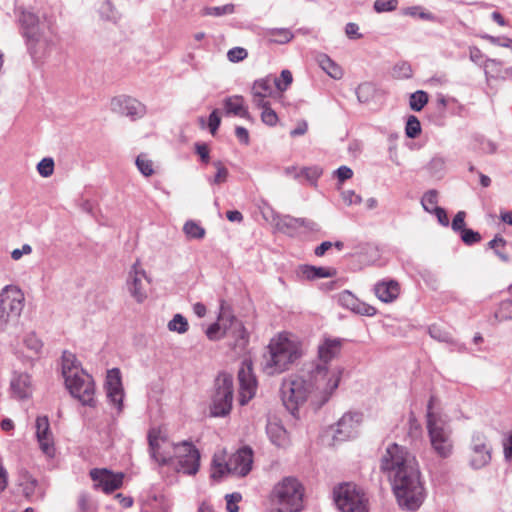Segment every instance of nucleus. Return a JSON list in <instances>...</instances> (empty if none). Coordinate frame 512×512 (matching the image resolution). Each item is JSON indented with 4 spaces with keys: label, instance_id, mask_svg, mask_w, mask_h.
I'll use <instances>...</instances> for the list:
<instances>
[{
    "label": "nucleus",
    "instance_id": "nucleus-60",
    "mask_svg": "<svg viewBox=\"0 0 512 512\" xmlns=\"http://www.w3.org/2000/svg\"><path fill=\"white\" fill-rule=\"evenodd\" d=\"M461 239L465 244L472 245L481 240V235L478 232L473 231L472 229L466 228L461 233Z\"/></svg>",
    "mask_w": 512,
    "mask_h": 512
},
{
    "label": "nucleus",
    "instance_id": "nucleus-33",
    "mask_svg": "<svg viewBox=\"0 0 512 512\" xmlns=\"http://www.w3.org/2000/svg\"><path fill=\"white\" fill-rule=\"evenodd\" d=\"M266 37L272 43L285 44L290 42L294 35L287 28H272L268 29L265 33Z\"/></svg>",
    "mask_w": 512,
    "mask_h": 512
},
{
    "label": "nucleus",
    "instance_id": "nucleus-61",
    "mask_svg": "<svg viewBox=\"0 0 512 512\" xmlns=\"http://www.w3.org/2000/svg\"><path fill=\"white\" fill-rule=\"evenodd\" d=\"M465 217H466V213L464 211H459L455 217L453 218V221H452V229L455 231V232H463V230H465Z\"/></svg>",
    "mask_w": 512,
    "mask_h": 512
},
{
    "label": "nucleus",
    "instance_id": "nucleus-45",
    "mask_svg": "<svg viewBox=\"0 0 512 512\" xmlns=\"http://www.w3.org/2000/svg\"><path fill=\"white\" fill-rule=\"evenodd\" d=\"M392 76L396 79H408L412 76V68L408 62L402 61L394 65Z\"/></svg>",
    "mask_w": 512,
    "mask_h": 512
},
{
    "label": "nucleus",
    "instance_id": "nucleus-15",
    "mask_svg": "<svg viewBox=\"0 0 512 512\" xmlns=\"http://www.w3.org/2000/svg\"><path fill=\"white\" fill-rule=\"evenodd\" d=\"M105 389L109 402L115 406L118 414L121 413L123 410L124 390L122 386L121 373L118 368L108 370Z\"/></svg>",
    "mask_w": 512,
    "mask_h": 512
},
{
    "label": "nucleus",
    "instance_id": "nucleus-44",
    "mask_svg": "<svg viewBox=\"0 0 512 512\" xmlns=\"http://www.w3.org/2000/svg\"><path fill=\"white\" fill-rule=\"evenodd\" d=\"M428 102V95L422 90H418L411 94L409 105L414 111H421Z\"/></svg>",
    "mask_w": 512,
    "mask_h": 512
},
{
    "label": "nucleus",
    "instance_id": "nucleus-38",
    "mask_svg": "<svg viewBox=\"0 0 512 512\" xmlns=\"http://www.w3.org/2000/svg\"><path fill=\"white\" fill-rule=\"evenodd\" d=\"M183 231L189 239H202L205 236V229L193 220L184 224Z\"/></svg>",
    "mask_w": 512,
    "mask_h": 512
},
{
    "label": "nucleus",
    "instance_id": "nucleus-55",
    "mask_svg": "<svg viewBox=\"0 0 512 512\" xmlns=\"http://www.w3.org/2000/svg\"><path fill=\"white\" fill-rule=\"evenodd\" d=\"M496 318L499 320H506L512 318V301H503L498 311L495 314Z\"/></svg>",
    "mask_w": 512,
    "mask_h": 512
},
{
    "label": "nucleus",
    "instance_id": "nucleus-30",
    "mask_svg": "<svg viewBox=\"0 0 512 512\" xmlns=\"http://www.w3.org/2000/svg\"><path fill=\"white\" fill-rule=\"evenodd\" d=\"M98 13L102 20L113 24H118L122 18L121 12L111 0H104L98 8Z\"/></svg>",
    "mask_w": 512,
    "mask_h": 512
},
{
    "label": "nucleus",
    "instance_id": "nucleus-2",
    "mask_svg": "<svg viewBox=\"0 0 512 512\" xmlns=\"http://www.w3.org/2000/svg\"><path fill=\"white\" fill-rule=\"evenodd\" d=\"M380 468L391 481L399 507L418 510L426 498V489L416 457L406 447L392 443L381 458Z\"/></svg>",
    "mask_w": 512,
    "mask_h": 512
},
{
    "label": "nucleus",
    "instance_id": "nucleus-32",
    "mask_svg": "<svg viewBox=\"0 0 512 512\" xmlns=\"http://www.w3.org/2000/svg\"><path fill=\"white\" fill-rule=\"evenodd\" d=\"M303 276L308 280H315L320 278H331L336 275V270L327 267H316L311 265H304L301 267Z\"/></svg>",
    "mask_w": 512,
    "mask_h": 512
},
{
    "label": "nucleus",
    "instance_id": "nucleus-49",
    "mask_svg": "<svg viewBox=\"0 0 512 512\" xmlns=\"http://www.w3.org/2000/svg\"><path fill=\"white\" fill-rule=\"evenodd\" d=\"M405 133L408 138H416L421 133V124L416 116L410 115L408 117Z\"/></svg>",
    "mask_w": 512,
    "mask_h": 512
},
{
    "label": "nucleus",
    "instance_id": "nucleus-34",
    "mask_svg": "<svg viewBox=\"0 0 512 512\" xmlns=\"http://www.w3.org/2000/svg\"><path fill=\"white\" fill-rule=\"evenodd\" d=\"M226 474H230L228 461H226L223 456L214 455L212 460L211 477L219 480Z\"/></svg>",
    "mask_w": 512,
    "mask_h": 512
},
{
    "label": "nucleus",
    "instance_id": "nucleus-50",
    "mask_svg": "<svg viewBox=\"0 0 512 512\" xmlns=\"http://www.w3.org/2000/svg\"><path fill=\"white\" fill-rule=\"evenodd\" d=\"M403 14L411 17H419L423 20L434 21L435 16L430 12L423 11L420 6H410L403 10Z\"/></svg>",
    "mask_w": 512,
    "mask_h": 512
},
{
    "label": "nucleus",
    "instance_id": "nucleus-11",
    "mask_svg": "<svg viewBox=\"0 0 512 512\" xmlns=\"http://www.w3.org/2000/svg\"><path fill=\"white\" fill-rule=\"evenodd\" d=\"M177 472L188 476L195 475L200 468V452L188 441L176 444L174 462L172 464Z\"/></svg>",
    "mask_w": 512,
    "mask_h": 512
},
{
    "label": "nucleus",
    "instance_id": "nucleus-25",
    "mask_svg": "<svg viewBox=\"0 0 512 512\" xmlns=\"http://www.w3.org/2000/svg\"><path fill=\"white\" fill-rule=\"evenodd\" d=\"M267 212H270L274 221H276V227L278 230L293 235L299 228L300 218L292 217L290 215L280 216L276 214L273 209L268 205L264 204L262 214L266 217Z\"/></svg>",
    "mask_w": 512,
    "mask_h": 512
},
{
    "label": "nucleus",
    "instance_id": "nucleus-37",
    "mask_svg": "<svg viewBox=\"0 0 512 512\" xmlns=\"http://www.w3.org/2000/svg\"><path fill=\"white\" fill-rule=\"evenodd\" d=\"M20 486L22 488V492L26 498H31L35 495L38 482L35 478L28 474H24L21 476Z\"/></svg>",
    "mask_w": 512,
    "mask_h": 512
},
{
    "label": "nucleus",
    "instance_id": "nucleus-16",
    "mask_svg": "<svg viewBox=\"0 0 512 512\" xmlns=\"http://www.w3.org/2000/svg\"><path fill=\"white\" fill-rule=\"evenodd\" d=\"M363 414L359 412L345 413L337 422L335 438L345 441L356 437L359 433Z\"/></svg>",
    "mask_w": 512,
    "mask_h": 512
},
{
    "label": "nucleus",
    "instance_id": "nucleus-54",
    "mask_svg": "<svg viewBox=\"0 0 512 512\" xmlns=\"http://www.w3.org/2000/svg\"><path fill=\"white\" fill-rule=\"evenodd\" d=\"M483 39L489 41L491 44L509 48L512 50V39L507 37H496L489 34H484L481 36Z\"/></svg>",
    "mask_w": 512,
    "mask_h": 512
},
{
    "label": "nucleus",
    "instance_id": "nucleus-62",
    "mask_svg": "<svg viewBox=\"0 0 512 512\" xmlns=\"http://www.w3.org/2000/svg\"><path fill=\"white\" fill-rule=\"evenodd\" d=\"M342 199L347 205H357L362 202L360 195L356 194L353 190H346L342 192Z\"/></svg>",
    "mask_w": 512,
    "mask_h": 512
},
{
    "label": "nucleus",
    "instance_id": "nucleus-39",
    "mask_svg": "<svg viewBox=\"0 0 512 512\" xmlns=\"http://www.w3.org/2000/svg\"><path fill=\"white\" fill-rule=\"evenodd\" d=\"M437 203L438 193L436 190L427 191L421 199L423 209L431 214L435 212L437 208H440L439 206H437Z\"/></svg>",
    "mask_w": 512,
    "mask_h": 512
},
{
    "label": "nucleus",
    "instance_id": "nucleus-3",
    "mask_svg": "<svg viewBox=\"0 0 512 512\" xmlns=\"http://www.w3.org/2000/svg\"><path fill=\"white\" fill-rule=\"evenodd\" d=\"M22 35L31 56L38 60L45 57L56 45V35L51 20L39 16L29 10H21L18 17Z\"/></svg>",
    "mask_w": 512,
    "mask_h": 512
},
{
    "label": "nucleus",
    "instance_id": "nucleus-23",
    "mask_svg": "<svg viewBox=\"0 0 512 512\" xmlns=\"http://www.w3.org/2000/svg\"><path fill=\"white\" fill-rule=\"evenodd\" d=\"M12 396L17 399L28 398L32 394L31 377L27 373L15 372L10 381Z\"/></svg>",
    "mask_w": 512,
    "mask_h": 512
},
{
    "label": "nucleus",
    "instance_id": "nucleus-27",
    "mask_svg": "<svg viewBox=\"0 0 512 512\" xmlns=\"http://www.w3.org/2000/svg\"><path fill=\"white\" fill-rule=\"evenodd\" d=\"M266 433L275 446L285 448L289 445L288 433L279 422L269 420L266 426Z\"/></svg>",
    "mask_w": 512,
    "mask_h": 512
},
{
    "label": "nucleus",
    "instance_id": "nucleus-20",
    "mask_svg": "<svg viewBox=\"0 0 512 512\" xmlns=\"http://www.w3.org/2000/svg\"><path fill=\"white\" fill-rule=\"evenodd\" d=\"M337 302L343 308L359 315L374 316L377 312L375 307L360 301L348 290H344L337 295Z\"/></svg>",
    "mask_w": 512,
    "mask_h": 512
},
{
    "label": "nucleus",
    "instance_id": "nucleus-19",
    "mask_svg": "<svg viewBox=\"0 0 512 512\" xmlns=\"http://www.w3.org/2000/svg\"><path fill=\"white\" fill-rule=\"evenodd\" d=\"M148 282L144 270L139 269L137 264H134L127 279V286L130 295L138 302L141 303L147 298L146 283Z\"/></svg>",
    "mask_w": 512,
    "mask_h": 512
},
{
    "label": "nucleus",
    "instance_id": "nucleus-6",
    "mask_svg": "<svg viewBox=\"0 0 512 512\" xmlns=\"http://www.w3.org/2000/svg\"><path fill=\"white\" fill-rule=\"evenodd\" d=\"M304 487L295 477L288 476L279 481L270 496L277 512H299L303 508Z\"/></svg>",
    "mask_w": 512,
    "mask_h": 512
},
{
    "label": "nucleus",
    "instance_id": "nucleus-40",
    "mask_svg": "<svg viewBox=\"0 0 512 512\" xmlns=\"http://www.w3.org/2000/svg\"><path fill=\"white\" fill-rule=\"evenodd\" d=\"M301 177H304L308 183L312 186L317 185V181L323 173V169L320 166H310L300 168Z\"/></svg>",
    "mask_w": 512,
    "mask_h": 512
},
{
    "label": "nucleus",
    "instance_id": "nucleus-17",
    "mask_svg": "<svg viewBox=\"0 0 512 512\" xmlns=\"http://www.w3.org/2000/svg\"><path fill=\"white\" fill-rule=\"evenodd\" d=\"M253 450L249 446L239 448L228 459L229 473L244 477L252 469Z\"/></svg>",
    "mask_w": 512,
    "mask_h": 512
},
{
    "label": "nucleus",
    "instance_id": "nucleus-10",
    "mask_svg": "<svg viewBox=\"0 0 512 512\" xmlns=\"http://www.w3.org/2000/svg\"><path fill=\"white\" fill-rule=\"evenodd\" d=\"M25 297L16 285H6L0 291V321L8 324L17 320L24 308Z\"/></svg>",
    "mask_w": 512,
    "mask_h": 512
},
{
    "label": "nucleus",
    "instance_id": "nucleus-7",
    "mask_svg": "<svg viewBox=\"0 0 512 512\" xmlns=\"http://www.w3.org/2000/svg\"><path fill=\"white\" fill-rule=\"evenodd\" d=\"M427 429L431 446L441 458H448L453 452L452 429L439 414L432 411V399L427 405Z\"/></svg>",
    "mask_w": 512,
    "mask_h": 512
},
{
    "label": "nucleus",
    "instance_id": "nucleus-57",
    "mask_svg": "<svg viewBox=\"0 0 512 512\" xmlns=\"http://www.w3.org/2000/svg\"><path fill=\"white\" fill-rule=\"evenodd\" d=\"M429 334L433 339H436L441 342H451V336L448 332L442 330L440 327L436 325H432L429 327Z\"/></svg>",
    "mask_w": 512,
    "mask_h": 512
},
{
    "label": "nucleus",
    "instance_id": "nucleus-53",
    "mask_svg": "<svg viewBox=\"0 0 512 512\" xmlns=\"http://www.w3.org/2000/svg\"><path fill=\"white\" fill-rule=\"evenodd\" d=\"M37 171L42 177H50L54 172V161L52 158H43L37 165Z\"/></svg>",
    "mask_w": 512,
    "mask_h": 512
},
{
    "label": "nucleus",
    "instance_id": "nucleus-35",
    "mask_svg": "<svg viewBox=\"0 0 512 512\" xmlns=\"http://www.w3.org/2000/svg\"><path fill=\"white\" fill-rule=\"evenodd\" d=\"M273 76L269 75L265 78L258 79L252 86V91L259 92L263 96H272L273 94Z\"/></svg>",
    "mask_w": 512,
    "mask_h": 512
},
{
    "label": "nucleus",
    "instance_id": "nucleus-56",
    "mask_svg": "<svg viewBox=\"0 0 512 512\" xmlns=\"http://www.w3.org/2000/svg\"><path fill=\"white\" fill-rule=\"evenodd\" d=\"M248 56L247 50L242 47H234L227 52V58L232 63H238Z\"/></svg>",
    "mask_w": 512,
    "mask_h": 512
},
{
    "label": "nucleus",
    "instance_id": "nucleus-63",
    "mask_svg": "<svg viewBox=\"0 0 512 512\" xmlns=\"http://www.w3.org/2000/svg\"><path fill=\"white\" fill-rule=\"evenodd\" d=\"M445 159L441 156H435L429 162V169L434 173H441L445 168Z\"/></svg>",
    "mask_w": 512,
    "mask_h": 512
},
{
    "label": "nucleus",
    "instance_id": "nucleus-26",
    "mask_svg": "<svg viewBox=\"0 0 512 512\" xmlns=\"http://www.w3.org/2000/svg\"><path fill=\"white\" fill-rule=\"evenodd\" d=\"M374 292L380 301L390 303L399 296L400 286L394 280L381 281L374 286Z\"/></svg>",
    "mask_w": 512,
    "mask_h": 512
},
{
    "label": "nucleus",
    "instance_id": "nucleus-29",
    "mask_svg": "<svg viewBox=\"0 0 512 512\" xmlns=\"http://www.w3.org/2000/svg\"><path fill=\"white\" fill-rule=\"evenodd\" d=\"M316 61L321 69L327 73L331 78L339 80L343 77V69L334 60L326 54H319Z\"/></svg>",
    "mask_w": 512,
    "mask_h": 512
},
{
    "label": "nucleus",
    "instance_id": "nucleus-28",
    "mask_svg": "<svg viewBox=\"0 0 512 512\" xmlns=\"http://www.w3.org/2000/svg\"><path fill=\"white\" fill-rule=\"evenodd\" d=\"M223 104L226 114H232L247 120L251 119L250 113L244 104V98L242 96L234 95L227 97Z\"/></svg>",
    "mask_w": 512,
    "mask_h": 512
},
{
    "label": "nucleus",
    "instance_id": "nucleus-41",
    "mask_svg": "<svg viewBox=\"0 0 512 512\" xmlns=\"http://www.w3.org/2000/svg\"><path fill=\"white\" fill-rule=\"evenodd\" d=\"M169 331L183 334L187 332L189 325L186 318L181 314H175L167 325Z\"/></svg>",
    "mask_w": 512,
    "mask_h": 512
},
{
    "label": "nucleus",
    "instance_id": "nucleus-4",
    "mask_svg": "<svg viewBox=\"0 0 512 512\" xmlns=\"http://www.w3.org/2000/svg\"><path fill=\"white\" fill-rule=\"evenodd\" d=\"M61 373L71 396L78 399L84 406L94 407L96 405L93 378L83 370L74 353L70 351L63 352Z\"/></svg>",
    "mask_w": 512,
    "mask_h": 512
},
{
    "label": "nucleus",
    "instance_id": "nucleus-64",
    "mask_svg": "<svg viewBox=\"0 0 512 512\" xmlns=\"http://www.w3.org/2000/svg\"><path fill=\"white\" fill-rule=\"evenodd\" d=\"M221 123V118L219 116L218 110H213L208 118V127L210 129V132L214 135L217 129L219 128Z\"/></svg>",
    "mask_w": 512,
    "mask_h": 512
},
{
    "label": "nucleus",
    "instance_id": "nucleus-36",
    "mask_svg": "<svg viewBox=\"0 0 512 512\" xmlns=\"http://www.w3.org/2000/svg\"><path fill=\"white\" fill-rule=\"evenodd\" d=\"M506 245V240L499 235H496L489 243L488 247L494 251V253L499 257V259L503 262H508L509 256L507 253L503 251V248Z\"/></svg>",
    "mask_w": 512,
    "mask_h": 512
},
{
    "label": "nucleus",
    "instance_id": "nucleus-58",
    "mask_svg": "<svg viewBox=\"0 0 512 512\" xmlns=\"http://www.w3.org/2000/svg\"><path fill=\"white\" fill-rule=\"evenodd\" d=\"M261 120L268 126H275L278 122V115L270 106L262 111Z\"/></svg>",
    "mask_w": 512,
    "mask_h": 512
},
{
    "label": "nucleus",
    "instance_id": "nucleus-5",
    "mask_svg": "<svg viewBox=\"0 0 512 512\" xmlns=\"http://www.w3.org/2000/svg\"><path fill=\"white\" fill-rule=\"evenodd\" d=\"M301 357L300 343L286 334L272 338L268 354L264 356L263 371L267 375L280 374Z\"/></svg>",
    "mask_w": 512,
    "mask_h": 512
},
{
    "label": "nucleus",
    "instance_id": "nucleus-14",
    "mask_svg": "<svg viewBox=\"0 0 512 512\" xmlns=\"http://www.w3.org/2000/svg\"><path fill=\"white\" fill-rule=\"evenodd\" d=\"M491 451L486 435L481 432L473 433L470 443V467L479 470L487 466L491 461Z\"/></svg>",
    "mask_w": 512,
    "mask_h": 512
},
{
    "label": "nucleus",
    "instance_id": "nucleus-59",
    "mask_svg": "<svg viewBox=\"0 0 512 512\" xmlns=\"http://www.w3.org/2000/svg\"><path fill=\"white\" fill-rule=\"evenodd\" d=\"M226 499V509L228 512H238L239 507L237 503L241 501L242 496L239 493L227 494L225 496Z\"/></svg>",
    "mask_w": 512,
    "mask_h": 512
},
{
    "label": "nucleus",
    "instance_id": "nucleus-51",
    "mask_svg": "<svg viewBox=\"0 0 512 512\" xmlns=\"http://www.w3.org/2000/svg\"><path fill=\"white\" fill-rule=\"evenodd\" d=\"M398 7V0H375L373 9L377 13L392 12Z\"/></svg>",
    "mask_w": 512,
    "mask_h": 512
},
{
    "label": "nucleus",
    "instance_id": "nucleus-18",
    "mask_svg": "<svg viewBox=\"0 0 512 512\" xmlns=\"http://www.w3.org/2000/svg\"><path fill=\"white\" fill-rule=\"evenodd\" d=\"M239 379V402L241 405L247 404L255 395L257 382L252 373L251 366L243 364L238 372Z\"/></svg>",
    "mask_w": 512,
    "mask_h": 512
},
{
    "label": "nucleus",
    "instance_id": "nucleus-12",
    "mask_svg": "<svg viewBox=\"0 0 512 512\" xmlns=\"http://www.w3.org/2000/svg\"><path fill=\"white\" fill-rule=\"evenodd\" d=\"M149 453L159 465H170L174 462L177 443L169 441L159 429L152 428L148 433Z\"/></svg>",
    "mask_w": 512,
    "mask_h": 512
},
{
    "label": "nucleus",
    "instance_id": "nucleus-46",
    "mask_svg": "<svg viewBox=\"0 0 512 512\" xmlns=\"http://www.w3.org/2000/svg\"><path fill=\"white\" fill-rule=\"evenodd\" d=\"M374 94V86L369 83L365 82L360 84L356 89V95L361 103H367L370 101Z\"/></svg>",
    "mask_w": 512,
    "mask_h": 512
},
{
    "label": "nucleus",
    "instance_id": "nucleus-42",
    "mask_svg": "<svg viewBox=\"0 0 512 512\" xmlns=\"http://www.w3.org/2000/svg\"><path fill=\"white\" fill-rule=\"evenodd\" d=\"M292 81V73L287 69L282 70L279 77H273L274 86L281 93L289 88V86L292 84Z\"/></svg>",
    "mask_w": 512,
    "mask_h": 512
},
{
    "label": "nucleus",
    "instance_id": "nucleus-1",
    "mask_svg": "<svg viewBox=\"0 0 512 512\" xmlns=\"http://www.w3.org/2000/svg\"><path fill=\"white\" fill-rule=\"evenodd\" d=\"M343 342L341 338L324 337L318 345V360L307 365L300 374L283 382L282 401L292 415L307 400L321 407L336 391L343 368L331 364V361L339 356Z\"/></svg>",
    "mask_w": 512,
    "mask_h": 512
},
{
    "label": "nucleus",
    "instance_id": "nucleus-24",
    "mask_svg": "<svg viewBox=\"0 0 512 512\" xmlns=\"http://www.w3.org/2000/svg\"><path fill=\"white\" fill-rule=\"evenodd\" d=\"M226 337L234 339V348L244 349L248 342V334L243 323L236 317L228 315Z\"/></svg>",
    "mask_w": 512,
    "mask_h": 512
},
{
    "label": "nucleus",
    "instance_id": "nucleus-48",
    "mask_svg": "<svg viewBox=\"0 0 512 512\" xmlns=\"http://www.w3.org/2000/svg\"><path fill=\"white\" fill-rule=\"evenodd\" d=\"M136 166L138 170L143 174L145 177H149L154 173L153 169V163L148 157L144 154H140L136 158Z\"/></svg>",
    "mask_w": 512,
    "mask_h": 512
},
{
    "label": "nucleus",
    "instance_id": "nucleus-31",
    "mask_svg": "<svg viewBox=\"0 0 512 512\" xmlns=\"http://www.w3.org/2000/svg\"><path fill=\"white\" fill-rule=\"evenodd\" d=\"M228 315H226L225 312H221L218 321L216 323L211 324L207 330L206 335L210 340H218L222 336L226 335L227 329H228Z\"/></svg>",
    "mask_w": 512,
    "mask_h": 512
},
{
    "label": "nucleus",
    "instance_id": "nucleus-52",
    "mask_svg": "<svg viewBox=\"0 0 512 512\" xmlns=\"http://www.w3.org/2000/svg\"><path fill=\"white\" fill-rule=\"evenodd\" d=\"M235 6L231 3L225 4L223 6H214V7H207L205 9L206 15H211L215 17L223 16V15H229L234 13Z\"/></svg>",
    "mask_w": 512,
    "mask_h": 512
},
{
    "label": "nucleus",
    "instance_id": "nucleus-8",
    "mask_svg": "<svg viewBox=\"0 0 512 512\" xmlns=\"http://www.w3.org/2000/svg\"><path fill=\"white\" fill-rule=\"evenodd\" d=\"M334 501L341 512H369L367 495L352 483H344L336 488Z\"/></svg>",
    "mask_w": 512,
    "mask_h": 512
},
{
    "label": "nucleus",
    "instance_id": "nucleus-43",
    "mask_svg": "<svg viewBox=\"0 0 512 512\" xmlns=\"http://www.w3.org/2000/svg\"><path fill=\"white\" fill-rule=\"evenodd\" d=\"M213 166L216 168V174L213 177H209L208 182L211 185L225 183L229 174L227 168L220 161L213 162Z\"/></svg>",
    "mask_w": 512,
    "mask_h": 512
},
{
    "label": "nucleus",
    "instance_id": "nucleus-9",
    "mask_svg": "<svg viewBox=\"0 0 512 512\" xmlns=\"http://www.w3.org/2000/svg\"><path fill=\"white\" fill-rule=\"evenodd\" d=\"M233 377L228 373H220L215 379V392L212 398L211 414L223 417L229 414L233 401Z\"/></svg>",
    "mask_w": 512,
    "mask_h": 512
},
{
    "label": "nucleus",
    "instance_id": "nucleus-47",
    "mask_svg": "<svg viewBox=\"0 0 512 512\" xmlns=\"http://www.w3.org/2000/svg\"><path fill=\"white\" fill-rule=\"evenodd\" d=\"M24 345L34 354H39L43 347L42 341L36 336L34 332H30L24 337Z\"/></svg>",
    "mask_w": 512,
    "mask_h": 512
},
{
    "label": "nucleus",
    "instance_id": "nucleus-13",
    "mask_svg": "<svg viewBox=\"0 0 512 512\" xmlns=\"http://www.w3.org/2000/svg\"><path fill=\"white\" fill-rule=\"evenodd\" d=\"M110 111L136 121L146 114V106L136 98L121 94L110 100Z\"/></svg>",
    "mask_w": 512,
    "mask_h": 512
},
{
    "label": "nucleus",
    "instance_id": "nucleus-21",
    "mask_svg": "<svg viewBox=\"0 0 512 512\" xmlns=\"http://www.w3.org/2000/svg\"><path fill=\"white\" fill-rule=\"evenodd\" d=\"M36 437L43 453L48 457H52L55 452L52 434L50 432V424L48 417L39 416L36 419Z\"/></svg>",
    "mask_w": 512,
    "mask_h": 512
},
{
    "label": "nucleus",
    "instance_id": "nucleus-22",
    "mask_svg": "<svg viewBox=\"0 0 512 512\" xmlns=\"http://www.w3.org/2000/svg\"><path fill=\"white\" fill-rule=\"evenodd\" d=\"M91 478L105 493H111L120 488L123 481L122 474H113L106 469H93L90 472Z\"/></svg>",
    "mask_w": 512,
    "mask_h": 512
}]
</instances>
